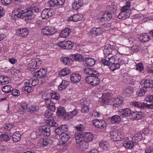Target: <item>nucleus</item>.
I'll list each match as a JSON object with an SVG mask.
<instances>
[{
  "label": "nucleus",
  "mask_w": 153,
  "mask_h": 153,
  "mask_svg": "<svg viewBox=\"0 0 153 153\" xmlns=\"http://www.w3.org/2000/svg\"><path fill=\"white\" fill-rule=\"evenodd\" d=\"M47 73V70L46 69H41L39 70V76L41 78H42L46 75Z\"/></svg>",
  "instance_id": "obj_45"
},
{
  "label": "nucleus",
  "mask_w": 153,
  "mask_h": 153,
  "mask_svg": "<svg viewBox=\"0 0 153 153\" xmlns=\"http://www.w3.org/2000/svg\"><path fill=\"white\" fill-rule=\"evenodd\" d=\"M13 127V126L10 124H6L3 126L2 128L5 131H9Z\"/></svg>",
  "instance_id": "obj_53"
},
{
  "label": "nucleus",
  "mask_w": 153,
  "mask_h": 153,
  "mask_svg": "<svg viewBox=\"0 0 153 153\" xmlns=\"http://www.w3.org/2000/svg\"><path fill=\"white\" fill-rule=\"evenodd\" d=\"M146 88L143 86V88L137 91V94L139 96H142L145 94L146 91Z\"/></svg>",
  "instance_id": "obj_46"
},
{
  "label": "nucleus",
  "mask_w": 153,
  "mask_h": 153,
  "mask_svg": "<svg viewBox=\"0 0 153 153\" xmlns=\"http://www.w3.org/2000/svg\"><path fill=\"white\" fill-rule=\"evenodd\" d=\"M23 16H24L23 19L27 22H29L33 19V12L30 10L27 9L24 10Z\"/></svg>",
  "instance_id": "obj_10"
},
{
  "label": "nucleus",
  "mask_w": 153,
  "mask_h": 153,
  "mask_svg": "<svg viewBox=\"0 0 153 153\" xmlns=\"http://www.w3.org/2000/svg\"><path fill=\"white\" fill-rule=\"evenodd\" d=\"M89 108L87 105H83L82 107L81 111L83 113L88 112L89 110Z\"/></svg>",
  "instance_id": "obj_62"
},
{
  "label": "nucleus",
  "mask_w": 153,
  "mask_h": 153,
  "mask_svg": "<svg viewBox=\"0 0 153 153\" xmlns=\"http://www.w3.org/2000/svg\"><path fill=\"white\" fill-rule=\"evenodd\" d=\"M3 85L7 84L10 82V78L6 76H2Z\"/></svg>",
  "instance_id": "obj_52"
},
{
  "label": "nucleus",
  "mask_w": 153,
  "mask_h": 153,
  "mask_svg": "<svg viewBox=\"0 0 153 153\" xmlns=\"http://www.w3.org/2000/svg\"><path fill=\"white\" fill-rule=\"evenodd\" d=\"M112 17V15L109 12H105L100 18H99V20L102 22L110 20Z\"/></svg>",
  "instance_id": "obj_16"
},
{
  "label": "nucleus",
  "mask_w": 153,
  "mask_h": 153,
  "mask_svg": "<svg viewBox=\"0 0 153 153\" xmlns=\"http://www.w3.org/2000/svg\"><path fill=\"white\" fill-rule=\"evenodd\" d=\"M133 118L135 120H138L141 119L143 117V113L140 111H136L133 113Z\"/></svg>",
  "instance_id": "obj_26"
},
{
  "label": "nucleus",
  "mask_w": 153,
  "mask_h": 153,
  "mask_svg": "<svg viewBox=\"0 0 153 153\" xmlns=\"http://www.w3.org/2000/svg\"><path fill=\"white\" fill-rule=\"evenodd\" d=\"M110 135L111 138L114 141H120L124 139V136L117 130L111 131Z\"/></svg>",
  "instance_id": "obj_3"
},
{
  "label": "nucleus",
  "mask_w": 153,
  "mask_h": 153,
  "mask_svg": "<svg viewBox=\"0 0 153 153\" xmlns=\"http://www.w3.org/2000/svg\"><path fill=\"white\" fill-rule=\"evenodd\" d=\"M85 66H89L92 67L93 66L96 62V60L92 58H87L85 59Z\"/></svg>",
  "instance_id": "obj_20"
},
{
  "label": "nucleus",
  "mask_w": 153,
  "mask_h": 153,
  "mask_svg": "<svg viewBox=\"0 0 153 153\" xmlns=\"http://www.w3.org/2000/svg\"><path fill=\"white\" fill-rule=\"evenodd\" d=\"M51 97L53 99L58 100L60 98V95L56 92L53 91L50 94Z\"/></svg>",
  "instance_id": "obj_47"
},
{
  "label": "nucleus",
  "mask_w": 153,
  "mask_h": 153,
  "mask_svg": "<svg viewBox=\"0 0 153 153\" xmlns=\"http://www.w3.org/2000/svg\"><path fill=\"white\" fill-rule=\"evenodd\" d=\"M103 31L104 29L102 27H94L91 30L90 34L91 36L96 37L102 34Z\"/></svg>",
  "instance_id": "obj_8"
},
{
  "label": "nucleus",
  "mask_w": 153,
  "mask_h": 153,
  "mask_svg": "<svg viewBox=\"0 0 153 153\" xmlns=\"http://www.w3.org/2000/svg\"><path fill=\"white\" fill-rule=\"evenodd\" d=\"M131 6V4L129 1H126L125 5L121 7V10L122 11H127L131 12V10L129 9Z\"/></svg>",
  "instance_id": "obj_29"
},
{
  "label": "nucleus",
  "mask_w": 153,
  "mask_h": 153,
  "mask_svg": "<svg viewBox=\"0 0 153 153\" xmlns=\"http://www.w3.org/2000/svg\"><path fill=\"white\" fill-rule=\"evenodd\" d=\"M58 45L66 49H71L73 46L72 42L69 41H63L59 42L58 43Z\"/></svg>",
  "instance_id": "obj_7"
},
{
  "label": "nucleus",
  "mask_w": 153,
  "mask_h": 153,
  "mask_svg": "<svg viewBox=\"0 0 153 153\" xmlns=\"http://www.w3.org/2000/svg\"><path fill=\"white\" fill-rule=\"evenodd\" d=\"M93 138V136L92 134L90 132H87L85 133L84 140L88 142L91 141Z\"/></svg>",
  "instance_id": "obj_33"
},
{
  "label": "nucleus",
  "mask_w": 153,
  "mask_h": 153,
  "mask_svg": "<svg viewBox=\"0 0 153 153\" xmlns=\"http://www.w3.org/2000/svg\"><path fill=\"white\" fill-rule=\"evenodd\" d=\"M130 12L121 11V12L118 16V17L119 19L125 20L129 17Z\"/></svg>",
  "instance_id": "obj_23"
},
{
  "label": "nucleus",
  "mask_w": 153,
  "mask_h": 153,
  "mask_svg": "<svg viewBox=\"0 0 153 153\" xmlns=\"http://www.w3.org/2000/svg\"><path fill=\"white\" fill-rule=\"evenodd\" d=\"M53 12L52 10L45 9L42 11L41 17L43 19H48L53 15Z\"/></svg>",
  "instance_id": "obj_9"
},
{
  "label": "nucleus",
  "mask_w": 153,
  "mask_h": 153,
  "mask_svg": "<svg viewBox=\"0 0 153 153\" xmlns=\"http://www.w3.org/2000/svg\"><path fill=\"white\" fill-rule=\"evenodd\" d=\"M99 145L100 147L104 150H107L109 148V145L107 142H100Z\"/></svg>",
  "instance_id": "obj_42"
},
{
  "label": "nucleus",
  "mask_w": 153,
  "mask_h": 153,
  "mask_svg": "<svg viewBox=\"0 0 153 153\" xmlns=\"http://www.w3.org/2000/svg\"><path fill=\"white\" fill-rule=\"evenodd\" d=\"M119 59H120V61L119 60H118L117 61V62H115V63L114 64L111 65V67H114V70H113V71H114V70L120 68V65L122 64V62L123 61L122 57L119 58Z\"/></svg>",
  "instance_id": "obj_37"
},
{
  "label": "nucleus",
  "mask_w": 153,
  "mask_h": 153,
  "mask_svg": "<svg viewBox=\"0 0 153 153\" xmlns=\"http://www.w3.org/2000/svg\"><path fill=\"white\" fill-rule=\"evenodd\" d=\"M131 111L129 108L120 110V114L123 117L129 116L131 115Z\"/></svg>",
  "instance_id": "obj_19"
},
{
  "label": "nucleus",
  "mask_w": 153,
  "mask_h": 153,
  "mask_svg": "<svg viewBox=\"0 0 153 153\" xmlns=\"http://www.w3.org/2000/svg\"><path fill=\"white\" fill-rule=\"evenodd\" d=\"M142 137L141 134L140 133H137L135 134L132 138L133 143H137L139 141H140Z\"/></svg>",
  "instance_id": "obj_28"
},
{
  "label": "nucleus",
  "mask_w": 153,
  "mask_h": 153,
  "mask_svg": "<svg viewBox=\"0 0 153 153\" xmlns=\"http://www.w3.org/2000/svg\"><path fill=\"white\" fill-rule=\"evenodd\" d=\"M45 102L48 108V106H51L54 104L49 98L46 99L45 100Z\"/></svg>",
  "instance_id": "obj_59"
},
{
  "label": "nucleus",
  "mask_w": 153,
  "mask_h": 153,
  "mask_svg": "<svg viewBox=\"0 0 153 153\" xmlns=\"http://www.w3.org/2000/svg\"><path fill=\"white\" fill-rule=\"evenodd\" d=\"M85 73L90 76H87L85 78L86 82L92 86H96L99 84L100 79L98 77L99 73L96 70L92 68H85L83 69Z\"/></svg>",
  "instance_id": "obj_1"
},
{
  "label": "nucleus",
  "mask_w": 153,
  "mask_h": 153,
  "mask_svg": "<svg viewBox=\"0 0 153 153\" xmlns=\"http://www.w3.org/2000/svg\"><path fill=\"white\" fill-rule=\"evenodd\" d=\"M53 113H51L49 111H46L44 114V116L45 117L49 118L52 117Z\"/></svg>",
  "instance_id": "obj_61"
},
{
  "label": "nucleus",
  "mask_w": 153,
  "mask_h": 153,
  "mask_svg": "<svg viewBox=\"0 0 153 153\" xmlns=\"http://www.w3.org/2000/svg\"><path fill=\"white\" fill-rule=\"evenodd\" d=\"M107 45V47H108L110 49L111 51L112 50V51H114L115 53H116V52H117L118 51V48L115 45H111V44H107L106 45Z\"/></svg>",
  "instance_id": "obj_49"
},
{
  "label": "nucleus",
  "mask_w": 153,
  "mask_h": 153,
  "mask_svg": "<svg viewBox=\"0 0 153 153\" xmlns=\"http://www.w3.org/2000/svg\"><path fill=\"white\" fill-rule=\"evenodd\" d=\"M21 135L19 132H16L12 135V139L14 141L17 142L19 141L21 138Z\"/></svg>",
  "instance_id": "obj_34"
},
{
  "label": "nucleus",
  "mask_w": 153,
  "mask_h": 153,
  "mask_svg": "<svg viewBox=\"0 0 153 153\" xmlns=\"http://www.w3.org/2000/svg\"><path fill=\"white\" fill-rule=\"evenodd\" d=\"M71 71L68 68H65L62 69L59 72V75L62 76H66L69 74Z\"/></svg>",
  "instance_id": "obj_36"
},
{
  "label": "nucleus",
  "mask_w": 153,
  "mask_h": 153,
  "mask_svg": "<svg viewBox=\"0 0 153 153\" xmlns=\"http://www.w3.org/2000/svg\"><path fill=\"white\" fill-rule=\"evenodd\" d=\"M56 0H51L48 2V4L49 7H54L57 6Z\"/></svg>",
  "instance_id": "obj_54"
},
{
  "label": "nucleus",
  "mask_w": 153,
  "mask_h": 153,
  "mask_svg": "<svg viewBox=\"0 0 153 153\" xmlns=\"http://www.w3.org/2000/svg\"><path fill=\"white\" fill-rule=\"evenodd\" d=\"M139 46L137 45H133L130 49L131 53H133L137 52L139 51Z\"/></svg>",
  "instance_id": "obj_44"
},
{
  "label": "nucleus",
  "mask_w": 153,
  "mask_h": 153,
  "mask_svg": "<svg viewBox=\"0 0 153 153\" xmlns=\"http://www.w3.org/2000/svg\"><path fill=\"white\" fill-rule=\"evenodd\" d=\"M36 62L35 59H33L29 63L28 65V70H30L31 71H33L32 68L33 67V65H34Z\"/></svg>",
  "instance_id": "obj_56"
},
{
  "label": "nucleus",
  "mask_w": 153,
  "mask_h": 153,
  "mask_svg": "<svg viewBox=\"0 0 153 153\" xmlns=\"http://www.w3.org/2000/svg\"><path fill=\"white\" fill-rule=\"evenodd\" d=\"M0 140L7 141L9 140V137L8 135L6 134H3L0 135Z\"/></svg>",
  "instance_id": "obj_51"
},
{
  "label": "nucleus",
  "mask_w": 153,
  "mask_h": 153,
  "mask_svg": "<svg viewBox=\"0 0 153 153\" xmlns=\"http://www.w3.org/2000/svg\"><path fill=\"white\" fill-rule=\"evenodd\" d=\"M70 58L72 60L75 61H80L82 60V57L81 54L76 53L70 56Z\"/></svg>",
  "instance_id": "obj_24"
},
{
  "label": "nucleus",
  "mask_w": 153,
  "mask_h": 153,
  "mask_svg": "<svg viewBox=\"0 0 153 153\" xmlns=\"http://www.w3.org/2000/svg\"><path fill=\"white\" fill-rule=\"evenodd\" d=\"M50 129L46 126H43L39 127V134L42 138L40 140L39 142V146L44 147L49 143L48 138H44V137H48L50 135Z\"/></svg>",
  "instance_id": "obj_2"
},
{
  "label": "nucleus",
  "mask_w": 153,
  "mask_h": 153,
  "mask_svg": "<svg viewBox=\"0 0 153 153\" xmlns=\"http://www.w3.org/2000/svg\"><path fill=\"white\" fill-rule=\"evenodd\" d=\"M130 104L133 106L137 108H146L151 109L153 108V105L152 104H148L144 102H140L136 101L131 102Z\"/></svg>",
  "instance_id": "obj_6"
},
{
  "label": "nucleus",
  "mask_w": 153,
  "mask_h": 153,
  "mask_svg": "<svg viewBox=\"0 0 153 153\" xmlns=\"http://www.w3.org/2000/svg\"><path fill=\"white\" fill-rule=\"evenodd\" d=\"M56 29L54 27L48 26L42 29V33L46 36H50L55 34L56 32Z\"/></svg>",
  "instance_id": "obj_4"
},
{
  "label": "nucleus",
  "mask_w": 153,
  "mask_h": 153,
  "mask_svg": "<svg viewBox=\"0 0 153 153\" xmlns=\"http://www.w3.org/2000/svg\"><path fill=\"white\" fill-rule=\"evenodd\" d=\"M79 147L83 149H86L88 147V142L84 140L81 143H79Z\"/></svg>",
  "instance_id": "obj_48"
},
{
  "label": "nucleus",
  "mask_w": 153,
  "mask_h": 153,
  "mask_svg": "<svg viewBox=\"0 0 153 153\" xmlns=\"http://www.w3.org/2000/svg\"><path fill=\"white\" fill-rule=\"evenodd\" d=\"M3 92L6 93L11 92L13 90V87L10 85H7L4 86L2 88Z\"/></svg>",
  "instance_id": "obj_41"
},
{
  "label": "nucleus",
  "mask_w": 153,
  "mask_h": 153,
  "mask_svg": "<svg viewBox=\"0 0 153 153\" xmlns=\"http://www.w3.org/2000/svg\"><path fill=\"white\" fill-rule=\"evenodd\" d=\"M81 76L78 73H74L72 74L70 77V80L73 83L78 82L80 81Z\"/></svg>",
  "instance_id": "obj_13"
},
{
  "label": "nucleus",
  "mask_w": 153,
  "mask_h": 153,
  "mask_svg": "<svg viewBox=\"0 0 153 153\" xmlns=\"http://www.w3.org/2000/svg\"><path fill=\"white\" fill-rule=\"evenodd\" d=\"M11 92L12 94L14 96H18L20 94L19 91L17 89L13 90V89Z\"/></svg>",
  "instance_id": "obj_63"
},
{
  "label": "nucleus",
  "mask_w": 153,
  "mask_h": 153,
  "mask_svg": "<svg viewBox=\"0 0 153 153\" xmlns=\"http://www.w3.org/2000/svg\"><path fill=\"white\" fill-rule=\"evenodd\" d=\"M24 10H22L20 9H17L14 11V13L15 16L18 18H21L23 19L24 16H23Z\"/></svg>",
  "instance_id": "obj_27"
},
{
  "label": "nucleus",
  "mask_w": 153,
  "mask_h": 153,
  "mask_svg": "<svg viewBox=\"0 0 153 153\" xmlns=\"http://www.w3.org/2000/svg\"><path fill=\"white\" fill-rule=\"evenodd\" d=\"M103 53L105 56L107 57L110 55H111L112 53V51H111L110 49L106 45L103 50Z\"/></svg>",
  "instance_id": "obj_39"
},
{
  "label": "nucleus",
  "mask_w": 153,
  "mask_h": 153,
  "mask_svg": "<svg viewBox=\"0 0 153 153\" xmlns=\"http://www.w3.org/2000/svg\"><path fill=\"white\" fill-rule=\"evenodd\" d=\"M141 84L146 89L153 87V81L148 78L146 79L142 80Z\"/></svg>",
  "instance_id": "obj_12"
},
{
  "label": "nucleus",
  "mask_w": 153,
  "mask_h": 153,
  "mask_svg": "<svg viewBox=\"0 0 153 153\" xmlns=\"http://www.w3.org/2000/svg\"><path fill=\"white\" fill-rule=\"evenodd\" d=\"M110 101L113 103V106L117 107L120 106L123 102V100L120 97L112 98Z\"/></svg>",
  "instance_id": "obj_11"
},
{
  "label": "nucleus",
  "mask_w": 153,
  "mask_h": 153,
  "mask_svg": "<svg viewBox=\"0 0 153 153\" xmlns=\"http://www.w3.org/2000/svg\"><path fill=\"white\" fill-rule=\"evenodd\" d=\"M34 73V76L35 77L36 79H30V81H32V83L31 84L33 86H36L38 84V82H37L36 81V80H37V81H38V71H37L36 72H35Z\"/></svg>",
  "instance_id": "obj_31"
},
{
  "label": "nucleus",
  "mask_w": 153,
  "mask_h": 153,
  "mask_svg": "<svg viewBox=\"0 0 153 153\" xmlns=\"http://www.w3.org/2000/svg\"><path fill=\"white\" fill-rule=\"evenodd\" d=\"M61 130L62 129L60 126H59L58 127L56 128L55 131L56 134V135H61V134L63 133Z\"/></svg>",
  "instance_id": "obj_60"
},
{
  "label": "nucleus",
  "mask_w": 153,
  "mask_h": 153,
  "mask_svg": "<svg viewBox=\"0 0 153 153\" xmlns=\"http://www.w3.org/2000/svg\"><path fill=\"white\" fill-rule=\"evenodd\" d=\"M22 90L25 93L26 92L28 93L31 92L33 90V89L32 87L30 86H29L23 87Z\"/></svg>",
  "instance_id": "obj_50"
},
{
  "label": "nucleus",
  "mask_w": 153,
  "mask_h": 153,
  "mask_svg": "<svg viewBox=\"0 0 153 153\" xmlns=\"http://www.w3.org/2000/svg\"><path fill=\"white\" fill-rule=\"evenodd\" d=\"M71 32V30L69 28H67L61 31L59 35L61 37L65 38L68 36Z\"/></svg>",
  "instance_id": "obj_21"
},
{
  "label": "nucleus",
  "mask_w": 153,
  "mask_h": 153,
  "mask_svg": "<svg viewBox=\"0 0 153 153\" xmlns=\"http://www.w3.org/2000/svg\"><path fill=\"white\" fill-rule=\"evenodd\" d=\"M92 123L96 127L100 129L104 128L107 125L106 122L102 120L95 119L93 120Z\"/></svg>",
  "instance_id": "obj_5"
},
{
  "label": "nucleus",
  "mask_w": 153,
  "mask_h": 153,
  "mask_svg": "<svg viewBox=\"0 0 153 153\" xmlns=\"http://www.w3.org/2000/svg\"><path fill=\"white\" fill-rule=\"evenodd\" d=\"M60 60L65 65H70L72 62L71 59L67 57H61Z\"/></svg>",
  "instance_id": "obj_38"
},
{
  "label": "nucleus",
  "mask_w": 153,
  "mask_h": 153,
  "mask_svg": "<svg viewBox=\"0 0 153 153\" xmlns=\"http://www.w3.org/2000/svg\"><path fill=\"white\" fill-rule=\"evenodd\" d=\"M83 16L82 15H79L78 14H74L73 16L70 17L68 19L69 21H73L74 22H77L82 19Z\"/></svg>",
  "instance_id": "obj_18"
},
{
  "label": "nucleus",
  "mask_w": 153,
  "mask_h": 153,
  "mask_svg": "<svg viewBox=\"0 0 153 153\" xmlns=\"http://www.w3.org/2000/svg\"><path fill=\"white\" fill-rule=\"evenodd\" d=\"M110 121L113 124H117L121 121L120 117L117 115H114L110 117Z\"/></svg>",
  "instance_id": "obj_22"
},
{
  "label": "nucleus",
  "mask_w": 153,
  "mask_h": 153,
  "mask_svg": "<svg viewBox=\"0 0 153 153\" xmlns=\"http://www.w3.org/2000/svg\"><path fill=\"white\" fill-rule=\"evenodd\" d=\"M47 124L51 127L55 126L56 124V122L53 120H49L47 121Z\"/></svg>",
  "instance_id": "obj_58"
},
{
  "label": "nucleus",
  "mask_w": 153,
  "mask_h": 153,
  "mask_svg": "<svg viewBox=\"0 0 153 153\" xmlns=\"http://www.w3.org/2000/svg\"><path fill=\"white\" fill-rule=\"evenodd\" d=\"M83 5V2L82 0H75L74 2L72 4V8L77 10Z\"/></svg>",
  "instance_id": "obj_17"
},
{
  "label": "nucleus",
  "mask_w": 153,
  "mask_h": 153,
  "mask_svg": "<svg viewBox=\"0 0 153 153\" xmlns=\"http://www.w3.org/2000/svg\"><path fill=\"white\" fill-rule=\"evenodd\" d=\"M65 108L62 107L59 108L57 109V114L59 116L64 115L65 113Z\"/></svg>",
  "instance_id": "obj_43"
},
{
  "label": "nucleus",
  "mask_w": 153,
  "mask_h": 153,
  "mask_svg": "<svg viewBox=\"0 0 153 153\" xmlns=\"http://www.w3.org/2000/svg\"><path fill=\"white\" fill-rule=\"evenodd\" d=\"M121 57L117 56H111V57L108 58V60L109 65H112L113 64H114L115 62H117V61L119 60L120 61L119 58H120Z\"/></svg>",
  "instance_id": "obj_25"
},
{
  "label": "nucleus",
  "mask_w": 153,
  "mask_h": 153,
  "mask_svg": "<svg viewBox=\"0 0 153 153\" xmlns=\"http://www.w3.org/2000/svg\"><path fill=\"white\" fill-rule=\"evenodd\" d=\"M110 90H108L105 91L102 94V98H108L111 95V93L110 92Z\"/></svg>",
  "instance_id": "obj_55"
},
{
  "label": "nucleus",
  "mask_w": 153,
  "mask_h": 153,
  "mask_svg": "<svg viewBox=\"0 0 153 153\" xmlns=\"http://www.w3.org/2000/svg\"><path fill=\"white\" fill-rule=\"evenodd\" d=\"M16 33L17 35L25 37L28 34L29 31L26 28H23L18 29L16 31Z\"/></svg>",
  "instance_id": "obj_14"
},
{
  "label": "nucleus",
  "mask_w": 153,
  "mask_h": 153,
  "mask_svg": "<svg viewBox=\"0 0 153 153\" xmlns=\"http://www.w3.org/2000/svg\"><path fill=\"white\" fill-rule=\"evenodd\" d=\"M139 39L142 42H147L149 40V36L148 34L145 33L141 35Z\"/></svg>",
  "instance_id": "obj_40"
},
{
  "label": "nucleus",
  "mask_w": 153,
  "mask_h": 153,
  "mask_svg": "<svg viewBox=\"0 0 153 153\" xmlns=\"http://www.w3.org/2000/svg\"><path fill=\"white\" fill-rule=\"evenodd\" d=\"M123 92L127 96H130L132 95L133 93V89L131 87L125 89L123 91Z\"/></svg>",
  "instance_id": "obj_35"
},
{
  "label": "nucleus",
  "mask_w": 153,
  "mask_h": 153,
  "mask_svg": "<svg viewBox=\"0 0 153 153\" xmlns=\"http://www.w3.org/2000/svg\"><path fill=\"white\" fill-rule=\"evenodd\" d=\"M145 100L147 102H153V95L148 96L146 97Z\"/></svg>",
  "instance_id": "obj_64"
},
{
  "label": "nucleus",
  "mask_w": 153,
  "mask_h": 153,
  "mask_svg": "<svg viewBox=\"0 0 153 153\" xmlns=\"http://www.w3.org/2000/svg\"><path fill=\"white\" fill-rule=\"evenodd\" d=\"M144 69L142 63H139L136 65V70L139 71H142Z\"/></svg>",
  "instance_id": "obj_57"
},
{
  "label": "nucleus",
  "mask_w": 153,
  "mask_h": 153,
  "mask_svg": "<svg viewBox=\"0 0 153 153\" xmlns=\"http://www.w3.org/2000/svg\"><path fill=\"white\" fill-rule=\"evenodd\" d=\"M134 143L133 141H125L123 144V146L127 149H130L134 146Z\"/></svg>",
  "instance_id": "obj_32"
},
{
  "label": "nucleus",
  "mask_w": 153,
  "mask_h": 153,
  "mask_svg": "<svg viewBox=\"0 0 153 153\" xmlns=\"http://www.w3.org/2000/svg\"><path fill=\"white\" fill-rule=\"evenodd\" d=\"M68 84L69 83L68 81L63 80L58 87V90L60 91H62L66 88Z\"/></svg>",
  "instance_id": "obj_30"
},
{
  "label": "nucleus",
  "mask_w": 153,
  "mask_h": 153,
  "mask_svg": "<svg viewBox=\"0 0 153 153\" xmlns=\"http://www.w3.org/2000/svg\"><path fill=\"white\" fill-rule=\"evenodd\" d=\"M71 135L69 134L63 133L60 136V138L62 143L64 146L67 145V141L70 138Z\"/></svg>",
  "instance_id": "obj_15"
}]
</instances>
